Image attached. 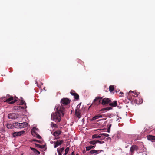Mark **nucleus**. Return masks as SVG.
<instances>
[{"label": "nucleus", "instance_id": "4c0bfd02", "mask_svg": "<svg viewBox=\"0 0 155 155\" xmlns=\"http://www.w3.org/2000/svg\"><path fill=\"white\" fill-rule=\"evenodd\" d=\"M80 107V106L79 105H78L76 107V110H80V109H79Z\"/></svg>", "mask_w": 155, "mask_h": 155}, {"label": "nucleus", "instance_id": "09e8293b", "mask_svg": "<svg viewBox=\"0 0 155 155\" xmlns=\"http://www.w3.org/2000/svg\"><path fill=\"white\" fill-rule=\"evenodd\" d=\"M76 155H79V154H77Z\"/></svg>", "mask_w": 155, "mask_h": 155}, {"label": "nucleus", "instance_id": "a19ab883", "mask_svg": "<svg viewBox=\"0 0 155 155\" xmlns=\"http://www.w3.org/2000/svg\"><path fill=\"white\" fill-rule=\"evenodd\" d=\"M111 126H112V124H109L108 125V128L110 129Z\"/></svg>", "mask_w": 155, "mask_h": 155}, {"label": "nucleus", "instance_id": "2f4dec72", "mask_svg": "<svg viewBox=\"0 0 155 155\" xmlns=\"http://www.w3.org/2000/svg\"><path fill=\"white\" fill-rule=\"evenodd\" d=\"M32 141H35V142H38L40 143H42V141H40V140H36V139H33L32 140Z\"/></svg>", "mask_w": 155, "mask_h": 155}, {"label": "nucleus", "instance_id": "9b49d317", "mask_svg": "<svg viewBox=\"0 0 155 155\" xmlns=\"http://www.w3.org/2000/svg\"><path fill=\"white\" fill-rule=\"evenodd\" d=\"M25 132V131H21L19 132H14L12 134V136L13 137L20 136Z\"/></svg>", "mask_w": 155, "mask_h": 155}, {"label": "nucleus", "instance_id": "b1692460", "mask_svg": "<svg viewBox=\"0 0 155 155\" xmlns=\"http://www.w3.org/2000/svg\"><path fill=\"white\" fill-rule=\"evenodd\" d=\"M35 145L36 147H39L41 149L45 148L46 146V145H41L36 143H35Z\"/></svg>", "mask_w": 155, "mask_h": 155}, {"label": "nucleus", "instance_id": "20e7f679", "mask_svg": "<svg viewBox=\"0 0 155 155\" xmlns=\"http://www.w3.org/2000/svg\"><path fill=\"white\" fill-rule=\"evenodd\" d=\"M71 100L67 98H63L62 99L61 101V105L60 106L64 107L63 105H66L70 102Z\"/></svg>", "mask_w": 155, "mask_h": 155}, {"label": "nucleus", "instance_id": "6e6552de", "mask_svg": "<svg viewBox=\"0 0 155 155\" xmlns=\"http://www.w3.org/2000/svg\"><path fill=\"white\" fill-rule=\"evenodd\" d=\"M30 149L33 152L30 153V155H39L40 154V152L35 148L31 147Z\"/></svg>", "mask_w": 155, "mask_h": 155}, {"label": "nucleus", "instance_id": "5701e85b", "mask_svg": "<svg viewBox=\"0 0 155 155\" xmlns=\"http://www.w3.org/2000/svg\"><path fill=\"white\" fill-rule=\"evenodd\" d=\"M80 110H75V114L76 116L79 118H80L81 117L80 116Z\"/></svg>", "mask_w": 155, "mask_h": 155}, {"label": "nucleus", "instance_id": "37998d69", "mask_svg": "<svg viewBox=\"0 0 155 155\" xmlns=\"http://www.w3.org/2000/svg\"><path fill=\"white\" fill-rule=\"evenodd\" d=\"M71 155H75V153H74V152H73L72 153Z\"/></svg>", "mask_w": 155, "mask_h": 155}, {"label": "nucleus", "instance_id": "aec40b11", "mask_svg": "<svg viewBox=\"0 0 155 155\" xmlns=\"http://www.w3.org/2000/svg\"><path fill=\"white\" fill-rule=\"evenodd\" d=\"M20 128H25L27 127L28 123L26 122H23V123H20Z\"/></svg>", "mask_w": 155, "mask_h": 155}, {"label": "nucleus", "instance_id": "6ab92c4d", "mask_svg": "<svg viewBox=\"0 0 155 155\" xmlns=\"http://www.w3.org/2000/svg\"><path fill=\"white\" fill-rule=\"evenodd\" d=\"M147 139L148 140L153 141L155 140V136L149 135L147 136Z\"/></svg>", "mask_w": 155, "mask_h": 155}, {"label": "nucleus", "instance_id": "412c9836", "mask_svg": "<svg viewBox=\"0 0 155 155\" xmlns=\"http://www.w3.org/2000/svg\"><path fill=\"white\" fill-rule=\"evenodd\" d=\"M64 148L62 147L59 149V148H57V152L58 153V155H62V153L63 151L64 150Z\"/></svg>", "mask_w": 155, "mask_h": 155}, {"label": "nucleus", "instance_id": "2eb2a0df", "mask_svg": "<svg viewBox=\"0 0 155 155\" xmlns=\"http://www.w3.org/2000/svg\"><path fill=\"white\" fill-rule=\"evenodd\" d=\"M12 126L15 128H20V123L15 122L13 123Z\"/></svg>", "mask_w": 155, "mask_h": 155}, {"label": "nucleus", "instance_id": "de8ad7c7", "mask_svg": "<svg viewBox=\"0 0 155 155\" xmlns=\"http://www.w3.org/2000/svg\"><path fill=\"white\" fill-rule=\"evenodd\" d=\"M117 92H119V91H116V93H117Z\"/></svg>", "mask_w": 155, "mask_h": 155}, {"label": "nucleus", "instance_id": "3c124183", "mask_svg": "<svg viewBox=\"0 0 155 155\" xmlns=\"http://www.w3.org/2000/svg\"><path fill=\"white\" fill-rule=\"evenodd\" d=\"M105 154L104 155H105Z\"/></svg>", "mask_w": 155, "mask_h": 155}, {"label": "nucleus", "instance_id": "c9c22d12", "mask_svg": "<svg viewBox=\"0 0 155 155\" xmlns=\"http://www.w3.org/2000/svg\"><path fill=\"white\" fill-rule=\"evenodd\" d=\"M95 151H96L95 150H91L90 151V153L91 154H94V153H95Z\"/></svg>", "mask_w": 155, "mask_h": 155}, {"label": "nucleus", "instance_id": "393cba45", "mask_svg": "<svg viewBox=\"0 0 155 155\" xmlns=\"http://www.w3.org/2000/svg\"><path fill=\"white\" fill-rule=\"evenodd\" d=\"M95 146H92L91 145L86 147V150L87 151H89L90 149L94 148L95 147Z\"/></svg>", "mask_w": 155, "mask_h": 155}, {"label": "nucleus", "instance_id": "9d476101", "mask_svg": "<svg viewBox=\"0 0 155 155\" xmlns=\"http://www.w3.org/2000/svg\"><path fill=\"white\" fill-rule=\"evenodd\" d=\"M70 93L72 95L74 96L75 99L77 100H78L79 99V95L77 93H75L74 91L72 90Z\"/></svg>", "mask_w": 155, "mask_h": 155}, {"label": "nucleus", "instance_id": "473e14b6", "mask_svg": "<svg viewBox=\"0 0 155 155\" xmlns=\"http://www.w3.org/2000/svg\"><path fill=\"white\" fill-rule=\"evenodd\" d=\"M51 125L53 127L57 128L58 127L57 125L56 124H54L53 122H51Z\"/></svg>", "mask_w": 155, "mask_h": 155}, {"label": "nucleus", "instance_id": "dca6fc26", "mask_svg": "<svg viewBox=\"0 0 155 155\" xmlns=\"http://www.w3.org/2000/svg\"><path fill=\"white\" fill-rule=\"evenodd\" d=\"M15 114L14 113H11L8 114V118L9 119H13L15 118Z\"/></svg>", "mask_w": 155, "mask_h": 155}, {"label": "nucleus", "instance_id": "4468645a", "mask_svg": "<svg viewBox=\"0 0 155 155\" xmlns=\"http://www.w3.org/2000/svg\"><path fill=\"white\" fill-rule=\"evenodd\" d=\"M109 105L113 107H115L117 105V101H114L112 102H110L109 103Z\"/></svg>", "mask_w": 155, "mask_h": 155}, {"label": "nucleus", "instance_id": "0eeeda50", "mask_svg": "<svg viewBox=\"0 0 155 155\" xmlns=\"http://www.w3.org/2000/svg\"><path fill=\"white\" fill-rule=\"evenodd\" d=\"M138 147L135 145H133L131 146L130 149V152H131V155L134 153V151H137L138 150Z\"/></svg>", "mask_w": 155, "mask_h": 155}, {"label": "nucleus", "instance_id": "a878e982", "mask_svg": "<svg viewBox=\"0 0 155 155\" xmlns=\"http://www.w3.org/2000/svg\"><path fill=\"white\" fill-rule=\"evenodd\" d=\"M114 90V85H110L109 87V90L110 92H112Z\"/></svg>", "mask_w": 155, "mask_h": 155}, {"label": "nucleus", "instance_id": "49530a36", "mask_svg": "<svg viewBox=\"0 0 155 155\" xmlns=\"http://www.w3.org/2000/svg\"><path fill=\"white\" fill-rule=\"evenodd\" d=\"M81 104V103H79V104L78 105H79L80 106Z\"/></svg>", "mask_w": 155, "mask_h": 155}, {"label": "nucleus", "instance_id": "f8f14e48", "mask_svg": "<svg viewBox=\"0 0 155 155\" xmlns=\"http://www.w3.org/2000/svg\"><path fill=\"white\" fill-rule=\"evenodd\" d=\"M21 104L22 105H25V107H21L20 106H19L18 107V109H24L25 108H26L27 107V106H26V103L22 99L21 100Z\"/></svg>", "mask_w": 155, "mask_h": 155}, {"label": "nucleus", "instance_id": "e433bc0d", "mask_svg": "<svg viewBox=\"0 0 155 155\" xmlns=\"http://www.w3.org/2000/svg\"><path fill=\"white\" fill-rule=\"evenodd\" d=\"M104 143V142L103 141H100L98 140H97V143H99L100 144H102Z\"/></svg>", "mask_w": 155, "mask_h": 155}, {"label": "nucleus", "instance_id": "72a5a7b5", "mask_svg": "<svg viewBox=\"0 0 155 155\" xmlns=\"http://www.w3.org/2000/svg\"><path fill=\"white\" fill-rule=\"evenodd\" d=\"M6 126L8 129L11 128L12 125L10 124H6Z\"/></svg>", "mask_w": 155, "mask_h": 155}, {"label": "nucleus", "instance_id": "79ce46f5", "mask_svg": "<svg viewBox=\"0 0 155 155\" xmlns=\"http://www.w3.org/2000/svg\"><path fill=\"white\" fill-rule=\"evenodd\" d=\"M110 129L108 128L107 130V132L108 133H109L110 132Z\"/></svg>", "mask_w": 155, "mask_h": 155}, {"label": "nucleus", "instance_id": "7c9ffc66", "mask_svg": "<svg viewBox=\"0 0 155 155\" xmlns=\"http://www.w3.org/2000/svg\"><path fill=\"white\" fill-rule=\"evenodd\" d=\"M100 135L101 136H104L105 137H107L109 136V134L107 133H101L100 134Z\"/></svg>", "mask_w": 155, "mask_h": 155}, {"label": "nucleus", "instance_id": "a18cd8bd", "mask_svg": "<svg viewBox=\"0 0 155 155\" xmlns=\"http://www.w3.org/2000/svg\"><path fill=\"white\" fill-rule=\"evenodd\" d=\"M85 150H83V153H85Z\"/></svg>", "mask_w": 155, "mask_h": 155}, {"label": "nucleus", "instance_id": "bb28decb", "mask_svg": "<svg viewBox=\"0 0 155 155\" xmlns=\"http://www.w3.org/2000/svg\"><path fill=\"white\" fill-rule=\"evenodd\" d=\"M134 96L135 97V98H136L137 99L139 95H140V93L139 92H136V91H134Z\"/></svg>", "mask_w": 155, "mask_h": 155}, {"label": "nucleus", "instance_id": "a211bd4d", "mask_svg": "<svg viewBox=\"0 0 155 155\" xmlns=\"http://www.w3.org/2000/svg\"><path fill=\"white\" fill-rule=\"evenodd\" d=\"M61 133V131L58 130L54 132L52 134L54 136H56L57 137V136H59Z\"/></svg>", "mask_w": 155, "mask_h": 155}, {"label": "nucleus", "instance_id": "39448f33", "mask_svg": "<svg viewBox=\"0 0 155 155\" xmlns=\"http://www.w3.org/2000/svg\"><path fill=\"white\" fill-rule=\"evenodd\" d=\"M17 100V98L15 97L14 98L12 96H10L9 98L7 99L5 101L10 104H12L15 102Z\"/></svg>", "mask_w": 155, "mask_h": 155}, {"label": "nucleus", "instance_id": "7ed1b4c3", "mask_svg": "<svg viewBox=\"0 0 155 155\" xmlns=\"http://www.w3.org/2000/svg\"><path fill=\"white\" fill-rule=\"evenodd\" d=\"M102 99V97H95V98L94 100L93 103L89 107V108L91 107L92 106H94L95 105H98L100 103L101 100Z\"/></svg>", "mask_w": 155, "mask_h": 155}, {"label": "nucleus", "instance_id": "58836bf2", "mask_svg": "<svg viewBox=\"0 0 155 155\" xmlns=\"http://www.w3.org/2000/svg\"><path fill=\"white\" fill-rule=\"evenodd\" d=\"M36 137L39 139L41 138V137L38 134V135H37V137Z\"/></svg>", "mask_w": 155, "mask_h": 155}, {"label": "nucleus", "instance_id": "cd10ccee", "mask_svg": "<svg viewBox=\"0 0 155 155\" xmlns=\"http://www.w3.org/2000/svg\"><path fill=\"white\" fill-rule=\"evenodd\" d=\"M89 143L91 144L95 145L96 143H97V140L90 141L89 142Z\"/></svg>", "mask_w": 155, "mask_h": 155}, {"label": "nucleus", "instance_id": "c03bdc74", "mask_svg": "<svg viewBox=\"0 0 155 155\" xmlns=\"http://www.w3.org/2000/svg\"><path fill=\"white\" fill-rule=\"evenodd\" d=\"M120 94L121 95H122L124 94L122 92H120Z\"/></svg>", "mask_w": 155, "mask_h": 155}, {"label": "nucleus", "instance_id": "423d86ee", "mask_svg": "<svg viewBox=\"0 0 155 155\" xmlns=\"http://www.w3.org/2000/svg\"><path fill=\"white\" fill-rule=\"evenodd\" d=\"M111 102V101L110 98H105L102 100L101 104L104 105L108 104H109Z\"/></svg>", "mask_w": 155, "mask_h": 155}, {"label": "nucleus", "instance_id": "f3484780", "mask_svg": "<svg viewBox=\"0 0 155 155\" xmlns=\"http://www.w3.org/2000/svg\"><path fill=\"white\" fill-rule=\"evenodd\" d=\"M112 109V108L111 107H107L103 108L101 109L100 110V111H102L103 112H106L109 110H111Z\"/></svg>", "mask_w": 155, "mask_h": 155}, {"label": "nucleus", "instance_id": "f03ea898", "mask_svg": "<svg viewBox=\"0 0 155 155\" xmlns=\"http://www.w3.org/2000/svg\"><path fill=\"white\" fill-rule=\"evenodd\" d=\"M134 91H130L129 93L126 94L127 99L131 101H133L137 104H139V103L137 100V99L135 98L134 95Z\"/></svg>", "mask_w": 155, "mask_h": 155}, {"label": "nucleus", "instance_id": "f704fd0d", "mask_svg": "<svg viewBox=\"0 0 155 155\" xmlns=\"http://www.w3.org/2000/svg\"><path fill=\"white\" fill-rule=\"evenodd\" d=\"M96 151H95V153H96V154L100 153H101V152H104V151L102 150H96Z\"/></svg>", "mask_w": 155, "mask_h": 155}, {"label": "nucleus", "instance_id": "8fccbe9b", "mask_svg": "<svg viewBox=\"0 0 155 155\" xmlns=\"http://www.w3.org/2000/svg\"><path fill=\"white\" fill-rule=\"evenodd\" d=\"M108 138L109 139H110V137H108Z\"/></svg>", "mask_w": 155, "mask_h": 155}, {"label": "nucleus", "instance_id": "ea45409f", "mask_svg": "<svg viewBox=\"0 0 155 155\" xmlns=\"http://www.w3.org/2000/svg\"><path fill=\"white\" fill-rule=\"evenodd\" d=\"M54 137H55V138L54 139V140H58L60 138V137H59V136H57V137L56 136H54Z\"/></svg>", "mask_w": 155, "mask_h": 155}, {"label": "nucleus", "instance_id": "1a4fd4ad", "mask_svg": "<svg viewBox=\"0 0 155 155\" xmlns=\"http://www.w3.org/2000/svg\"><path fill=\"white\" fill-rule=\"evenodd\" d=\"M63 142V140H58L56 141H54V148H57L58 146L61 145Z\"/></svg>", "mask_w": 155, "mask_h": 155}, {"label": "nucleus", "instance_id": "c756f323", "mask_svg": "<svg viewBox=\"0 0 155 155\" xmlns=\"http://www.w3.org/2000/svg\"><path fill=\"white\" fill-rule=\"evenodd\" d=\"M69 148L68 147H67V148L65 149V153H64V155H66L68 153V152L69 151Z\"/></svg>", "mask_w": 155, "mask_h": 155}, {"label": "nucleus", "instance_id": "4be33fe9", "mask_svg": "<svg viewBox=\"0 0 155 155\" xmlns=\"http://www.w3.org/2000/svg\"><path fill=\"white\" fill-rule=\"evenodd\" d=\"M36 129L35 127H34L31 131V134L35 137H36L37 135H38V134L34 130H33Z\"/></svg>", "mask_w": 155, "mask_h": 155}, {"label": "nucleus", "instance_id": "f257e3e1", "mask_svg": "<svg viewBox=\"0 0 155 155\" xmlns=\"http://www.w3.org/2000/svg\"><path fill=\"white\" fill-rule=\"evenodd\" d=\"M55 109L56 111L52 113L51 119L54 121L59 122L61 120L60 113H61L63 116L64 115L65 108L64 107L60 106L59 104H57Z\"/></svg>", "mask_w": 155, "mask_h": 155}, {"label": "nucleus", "instance_id": "c85d7f7f", "mask_svg": "<svg viewBox=\"0 0 155 155\" xmlns=\"http://www.w3.org/2000/svg\"><path fill=\"white\" fill-rule=\"evenodd\" d=\"M101 137V136H97L96 134L94 135H92V138L93 139L100 138Z\"/></svg>", "mask_w": 155, "mask_h": 155}, {"label": "nucleus", "instance_id": "ddd939ff", "mask_svg": "<svg viewBox=\"0 0 155 155\" xmlns=\"http://www.w3.org/2000/svg\"><path fill=\"white\" fill-rule=\"evenodd\" d=\"M104 115H101L100 114H98L95 115L94 117H92L91 119V120H94L100 117H104Z\"/></svg>", "mask_w": 155, "mask_h": 155}]
</instances>
